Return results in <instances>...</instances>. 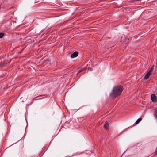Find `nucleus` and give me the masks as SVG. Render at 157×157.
Returning <instances> with one entry per match:
<instances>
[{"mask_svg":"<svg viewBox=\"0 0 157 157\" xmlns=\"http://www.w3.org/2000/svg\"><path fill=\"white\" fill-rule=\"evenodd\" d=\"M123 88L121 86H117L113 87L109 96L111 97L116 98L120 95L122 91Z\"/></svg>","mask_w":157,"mask_h":157,"instance_id":"nucleus-1","label":"nucleus"},{"mask_svg":"<svg viewBox=\"0 0 157 157\" xmlns=\"http://www.w3.org/2000/svg\"><path fill=\"white\" fill-rule=\"evenodd\" d=\"M151 98L153 102L157 101V97L155 94H152L151 95Z\"/></svg>","mask_w":157,"mask_h":157,"instance_id":"nucleus-2","label":"nucleus"},{"mask_svg":"<svg viewBox=\"0 0 157 157\" xmlns=\"http://www.w3.org/2000/svg\"><path fill=\"white\" fill-rule=\"evenodd\" d=\"M78 52L77 51H75L73 54H71V58H74L78 56Z\"/></svg>","mask_w":157,"mask_h":157,"instance_id":"nucleus-3","label":"nucleus"},{"mask_svg":"<svg viewBox=\"0 0 157 157\" xmlns=\"http://www.w3.org/2000/svg\"><path fill=\"white\" fill-rule=\"evenodd\" d=\"M104 128L107 130H108L109 129V124L107 122H105V124L104 125Z\"/></svg>","mask_w":157,"mask_h":157,"instance_id":"nucleus-4","label":"nucleus"},{"mask_svg":"<svg viewBox=\"0 0 157 157\" xmlns=\"http://www.w3.org/2000/svg\"><path fill=\"white\" fill-rule=\"evenodd\" d=\"M153 116L155 119L157 120V109L154 111Z\"/></svg>","mask_w":157,"mask_h":157,"instance_id":"nucleus-5","label":"nucleus"},{"mask_svg":"<svg viewBox=\"0 0 157 157\" xmlns=\"http://www.w3.org/2000/svg\"><path fill=\"white\" fill-rule=\"evenodd\" d=\"M87 69L86 67H84L83 68H82L80 69L78 71V73H77V75H78V74L84 71L85 70H86Z\"/></svg>","mask_w":157,"mask_h":157,"instance_id":"nucleus-6","label":"nucleus"},{"mask_svg":"<svg viewBox=\"0 0 157 157\" xmlns=\"http://www.w3.org/2000/svg\"><path fill=\"white\" fill-rule=\"evenodd\" d=\"M150 76V75L147 74L144 76V79H147Z\"/></svg>","mask_w":157,"mask_h":157,"instance_id":"nucleus-7","label":"nucleus"},{"mask_svg":"<svg viewBox=\"0 0 157 157\" xmlns=\"http://www.w3.org/2000/svg\"><path fill=\"white\" fill-rule=\"evenodd\" d=\"M142 120V119L141 118H139L137 120L135 124H138Z\"/></svg>","mask_w":157,"mask_h":157,"instance_id":"nucleus-8","label":"nucleus"},{"mask_svg":"<svg viewBox=\"0 0 157 157\" xmlns=\"http://www.w3.org/2000/svg\"><path fill=\"white\" fill-rule=\"evenodd\" d=\"M152 70H153V68H151L149 71L147 72V74H148V75H151V72H152Z\"/></svg>","mask_w":157,"mask_h":157,"instance_id":"nucleus-9","label":"nucleus"},{"mask_svg":"<svg viewBox=\"0 0 157 157\" xmlns=\"http://www.w3.org/2000/svg\"><path fill=\"white\" fill-rule=\"evenodd\" d=\"M4 34L3 33H0V38H2L3 37Z\"/></svg>","mask_w":157,"mask_h":157,"instance_id":"nucleus-10","label":"nucleus"},{"mask_svg":"<svg viewBox=\"0 0 157 157\" xmlns=\"http://www.w3.org/2000/svg\"><path fill=\"white\" fill-rule=\"evenodd\" d=\"M4 67V65H2V64L1 65H0V67Z\"/></svg>","mask_w":157,"mask_h":157,"instance_id":"nucleus-11","label":"nucleus"},{"mask_svg":"<svg viewBox=\"0 0 157 157\" xmlns=\"http://www.w3.org/2000/svg\"><path fill=\"white\" fill-rule=\"evenodd\" d=\"M1 8V6H0V9Z\"/></svg>","mask_w":157,"mask_h":157,"instance_id":"nucleus-12","label":"nucleus"},{"mask_svg":"<svg viewBox=\"0 0 157 157\" xmlns=\"http://www.w3.org/2000/svg\"><path fill=\"white\" fill-rule=\"evenodd\" d=\"M121 157V156L120 157Z\"/></svg>","mask_w":157,"mask_h":157,"instance_id":"nucleus-13","label":"nucleus"}]
</instances>
